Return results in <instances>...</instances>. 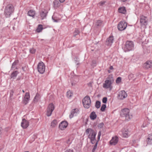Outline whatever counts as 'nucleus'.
<instances>
[{
  "instance_id": "obj_1",
  "label": "nucleus",
  "mask_w": 152,
  "mask_h": 152,
  "mask_svg": "<svg viewBox=\"0 0 152 152\" xmlns=\"http://www.w3.org/2000/svg\"><path fill=\"white\" fill-rule=\"evenodd\" d=\"M86 134H89L88 138L90 139L91 143L93 144L96 141V132L91 129H88L86 130Z\"/></svg>"
},
{
  "instance_id": "obj_2",
  "label": "nucleus",
  "mask_w": 152,
  "mask_h": 152,
  "mask_svg": "<svg viewBox=\"0 0 152 152\" xmlns=\"http://www.w3.org/2000/svg\"><path fill=\"white\" fill-rule=\"evenodd\" d=\"M14 8L12 5H7L5 8L4 11V14L7 18L9 17L13 12Z\"/></svg>"
},
{
  "instance_id": "obj_3",
  "label": "nucleus",
  "mask_w": 152,
  "mask_h": 152,
  "mask_svg": "<svg viewBox=\"0 0 152 152\" xmlns=\"http://www.w3.org/2000/svg\"><path fill=\"white\" fill-rule=\"evenodd\" d=\"M120 114L121 116L125 117L126 119L128 121L132 117V115H130L129 110L128 108L122 109Z\"/></svg>"
},
{
  "instance_id": "obj_4",
  "label": "nucleus",
  "mask_w": 152,
  "mask_h": 152,
  "mask_svg": "<svg viewBox=\"0 0 152 152\" xmlns=\"http://www.w3.org/2000/svg\"><path fill=\"white\" fill-rule=\"evenodd\" d=\"M134 47V44L132 41H127L125 44L124 50L125 52L132 50Z\"/></svg>"
},
{
  "instance_id": "obj_5",
  "label": "nucleus",
  "mask_w": 152,
  "mask_h": 152,
  "mask_svg": "<svg viewBox=\"0 0 152 152\" xmlns=\"http://www.w3.org/2000/svg\"><path fill=\"white\" fill-rule=\"evenodd\" d=\"M83 103L84 107L86 108H89L90 106L91 100L89 96H86L83 100Z\"/></svg>"
},
{
  "instance_id": "obj_6",
  "label": "nucleus",
  "mask_w": 152,
  "mask_h": 152,
  "mask_svg": "<svg viewBox=\"0 0 152 152\" xmlns=\"http://www.w3.org/2000/svg\"><path fill=\"white\" fill-rule=\"evenodd\" d=\"M113 81V78L111 77L110 79L106 80L103 84V87L105 88H110L111 89V84Z\"/></svg>"
},
{
  "instance_id": "obj_7",
  "label": "nucleus",
  "mask_w": 152,
  "mask_h": 152,
  "mask_svg": "<svg viewBox=\"0 0 152 152\" xmlns=\"http://www.w3.org/2000/svg\"><path fill=\"white\" fill-rule=\"evenodd\" d=\"M123 137L127 138L130 136V132L127 128H123L119 133Z\"/></svg>"
},
{
  "instance_id": "obj_8",
  "label": "nucleus",
  "mask_w": 152,
  "mask_h": 152,
  "mask_svg": "<svg viewBox=\"0 0 152 152\" xmlns=\"http://www.w3.org/2000/svg\"><path fill=\"white\" fill-rule=\"evenodd\" d=\"M140 21L141 26L145 28H146L148 24L147 18L143 16H141L140 17Z\"/></svg>"
},
{
  "instance_id": "obj_9",
  "label": "nucleus",
  "mask_w": 152,
  "mask_h": 152,
  "mask_svg": "<svg viewBox=\"0 0 152 152\" xmlns=\"http://www.w3.org/2000/svg\"><path fill=\"white\" fill-rule=\"evenodd\" d=\"M37 69L38 71L40 74H43L45 70V67L44 63L41 62H39L37 65Z\"/></svg>"
},
{
  "instance_id": "obj_10",
  "label": "nucleus",
  "mask_w": 152,
  "mask_h": 152,
  "mask_svg": "<svg viewBox=\"0 0 152 152\" xmlns=\"http://www.w3.org/2000/svg\"><path fill=\"white\" fill-rule=\"evenodd\" d=\"M54 109V106L51 103L48 105L46 115L48 116L51 115Z\"/></svg>"
},
{
  "instance_id": "obj_11",
  "label": "nucleus",
  "mask_w": 152,
  "mask_h": 152,
  "mask_svg": "<svg viewBox=\"0 0 152 152\" xmlns=\"http://www.w3.org/2000/svg\"><path fill=\"white\" fill-rule=\"evenodd\" d=\"M127 25V24L125 21H121L118 25V29L119 30L123 31L126 29Z\"/></svg>"
},
{
  "instance_id": "obj_12",
  "label": "nucleus",
  "mask_w": 152,
  "mask_h": 152,
  "mask_svg": "<svg viewBox=\"0 0 152 152\" xmlns=\"http://www.w3.org/2000/svg\"><path fill=\"white\" fill-rule=\"evenodd\" d=\"M127 96V94L124 91H121L118 93V98L120 99H123Z\"/></svg>"
},
{
  "instance_id": "obj_13",
  "label": "nucleus",
  "mask_w": 152,
  "mask_h": 152,
  "mask_svg": "<svg viewBox=\"0 0 152 152\" xmlns=\"http://www.w3.org/2000/svg\"><path fill=\"white\" fill-rule=\"evenodd\" d=\"M79 113V110L77 108H75L72 110L71 112L69 117L70 118H72L74 116H76Z\"/></svg>"
},
{
  "instance_id": "obj_14",
  "label": "nucleus",
  "mask_w": 152,
  "mask_h": 152,
  "mask_svg": "<svg viewBox=\"0 0 152 152\" xmlns=\"http://www.w3.org/2000/svg\"><path fill=\"white\" fill-rule=\"evenodd\" d=\"M68 125V123L67 121H63L59 124V127L61 130H64L67 126Z\"/></svg>"
},
{
  "instance_id": "obj_15",
  "label": "nucleus",
  "mask_w": 152,
  "mask_h": 152,
  "mask_svg": "<svg viewBox=\"0 0 152 152\" xmlns=\"http://www.w3.org/2000/svg\"><path fill=\"white\" fill-rule=\"evenodd\" d=\"M21 125L23 128H26L29 126L28 121L24 119H23L21 124Z\"/></svg>"
},
{
  "instance_id": "obj_16",
  "label": "nucleus",
  "mask_w": 152,
  "mask_h": 152,
  "mask_svg": "<svg viewBox=\"0 0 152 152\" xmlns=\"http://www.w3.org/2000/svg\"><path fill=\"white\" fill-rule=\"evenodd\" d=\"M143 67L146 69L152 67V61H148L143 64Z\"/></svg>"
},
{
  "instance_id": "obj_17",
  "label": "nucleus",
  "mask_w": 152,
  "mask_h": 152,
  "mask_svg": "<svg viewBox=\"0 0 152 152\" xmlns=\"http://www.w3.org/2000/svg\"><path fill=\"white\" fill-rule=\"evenodd\" d=\"M30 97V96L29 93L28 92L26 93L23 100V103L25 104H26L28 103Z\"/></svg>"
},
{
  "instance_id": "obj_18",
  "label": "nucleus",
  "mask_w": 152,
  "mask_h": 152,
  "mask_svg": "<svg viewBox=\"0 0 152 152\" xmlns=\"http://www.w3.org/2000/svg\"><path fill=\"white\" fill-rule=\"evenodd\" d=\"M118 141V138L117 136L113 137L110 141V144L112 145H115L117 143Z\"/></svg>"
},
{
  "instance_id": "obj_19",
  "label": "nucleus",
  "mask_w": 152,
  "mask_h": 152,
  "mask_svg": "<svg viewBox=\"0 0 152 152\" xmlns=\"http://www.w3.org/2000/svg\"><path fill=\"white\" fill-rule=\"evenodd\" d=\"M101 135V131H99L98 133V136H97L98 140H97L96 141V142L95 143V144L94 145V147L92 149V152H94L95 151L96 149V148L98 143V142L100 140V137Z\"/></svg>"
},
{
  "instance_id": "obj_20",
  "label": "nucleus",
  "mask_w": 152,
  "mask_h": 152,
  "mask_svg": "<svg viewBox=\"0 0 152 152\" xmlns=\"http://www.w3.org/2000/svg\"><path fill=\"white\" fill-rule=\"evenodd\" d=\"M114 38L113 36H110L106 41V44L108 45H111L113 42Z\"/></svg>"
},
{
  "instance_id": "obj_21",
  "label": "nucleus",
  "mask_w": 152,
  "mask_h": 152,
  "mask_svg": "<svg viewBox=\"0 0 152 152\" xmlns=\"http://www.w3.org/2000/svg\"><path fill=\"white\" fill-rule=\"evenodd\" d=\"M146 142L148 144H152V134H149L148 135Z\"/></svg>"
},
{
  "instance_id": "obj_22",
  "label": "nucleus",
  "mask_w": 152,
  "mask_h": 152,
  "mask_svg": "<svg viewBox=\"0 0 152 152\" xmlns=\"http://www.w3.org/2000/svg\"><path fill=\"white\" fill-rule=\"evenodd\" d=\"M47 13L46 11L43 10L40 12V15L42 19H43L46 18Z\"/></svg>"
},
{
  "instance_id": "obj_23",
  "label": "nucleus",
  "mask_w": 152,
  "mask_h": 152,
  "mask_svg": "<svg viewBox=\"0 0 152 152\" xmlns=\"http://www.w3.org/2000/svg\"><path fill=\"white\" fill-rule=\"evenodd\" d=\"M97 117V115L94 112H91L90 115V118L91 119L94 120Z\"/></svg>"
},
{
  "instance_id": "obj_24",
  "label": "nucleus",
  "mask_w": 152,
  "mask_h": 152,
  "mask_svg": "<svg viewBox=\"0 0 152 152\" xmlns=\"http://www.w3.org/2000/svg\"><path fill=\"white\" fill-rule=\"evenodd\" d=\"M118 10L120 13L124 14H125L126 12V9L124 7H122L119 8Z\"/></svg>"
},
{
  "instance_id": "obj_25",
  "label": "nucleus",
  "mask_w": 152,
  "mask_h": 152,
  "mask_svg": "<svg viewBox=\"0 0 152 152\" xmlns=\"http://www.w3.org/2000/svg\"><path fill=\"white\" fill-rule=\"evenodd\" d=\"M18 72L17 71H15L13 72L11 75V77L13 79H15L17 75Z\"/></svg>"
},
{
  "instance_id": "obj_26",
  "label": "nucleus",
  "mask_w": 152,
  "mask_h": 152,
  "mask_svg": "<svg viewBox=\"0 0 152 152\" xmlns=\"http://www.w3.org/2000/svg\"><path fill=\"white\" fill-rule=\"evenodd\" d=\"M58 123V122L57 120L56 119L54 120L51 123V126L52 127H54L57 125Z\"/></svg>"
},
{
  "instance_id": "obj_27",
  "label": "nucleus",
  "mask_w": 152,
  "mask_h": 152,
  "mask_svg": "<svg viewBox=\"0 0 152 152\" xmlns=\"http://www.w3.org/2000/svg\"><path fill=\"white\" fill-rule=\"evenodd\" d=\"M28 15L29 16L34 17L35 15V12L32 10H30L28 12Z\"/></svg>"
},
{
  "instance_id": "obj_28",
  "label": "nucleus",
  "mask_w": 152,
  "mask_h": 152,
  "mask_svg": "<svg viewBox=\"0 0 152 152\" xmlns=\"http://www.w3.org/2000/svg\"><path fill=\"white\" fill-rule=\"evenodd\" d=\"M40 98V95L39 94L37 93L36 96L34 98V102H37L39 99Z\"/></svg>"
},
{
  "instance_id": "obj_29",
  "label": "nucleus",
  "mask_w": 152,
  "mask_h": 152,
  "mask_svg": "<svg viewBox=\"0 0 152 152\" xmlns=\"http://www.w3.org/2000/svg\"><path fill=\"white\" fill-rule=\"evenodd\" d=\"M52 19L54 22L56 23L59 22L60 20V19L59 18H57L56 17H55V14H54L52 16Z\"/></svg>"
},
{
  "instance_id": "obj_30",
  "label": "nucleus",
  "mask_w": 152,
  "mask_h": 152,
  "mask_svg": "<svg viewBox=\"0 0 152 152\" xmlns=\"http://www.w3.org/2000/svg\"><path fill=\"white\" fill-rule=\"evenodd\" d=\"M18 60H16L13 63L11 67L12 69H15H15H18V68L16 67V66L18 64Z\"/></svg>"
},
{
  "instance_id": "obj_31",
  "label": "nucleus",
  "mask_w": 152,
  "mask_h": 152,
  "mask_svg": "<svg viewBox=\"0 0 152 152\" xmlns=\"http://www.w3.org/2000/svg\"><path fill=\"white\" fill-rule=\"evenodd\" d=\"M73 95V93L70 91H68L67 92L66 96L68 98L70 99Z\"/></svg>"
},
{
  "instance_id": "obj_32",
  "label": "nucleus",
  "mask_w": 152,
  "mask_h": 152,
  "mask_svg": "<svg viewBox=\"0 0 152 152\" xmlns=\"http://www.w3.org/2000/svg\"><path fill=\"white\" fill-rule=\"evenodd\" d=\"M54 6L55 8L58 7L60 5V3L57 0H55L53 1Z\"/></svg>"
},
{
  "instance_id": "obj_33",
  "label": "nucleus",
  "mask_w": 152,
  "mask_h": 152,
  "mask_svg": "<svg viewBox=\"0 0 152 152\" xmlns=\"http://www.w3.org/2000/svg\"><path fill=\"white\" fill-rule=\"evenodd\" d=\"M43 29L42 26V25H39L36 30L38 32H40Z\"/></svg>"
},
{
  "instance_id": "obj_34",
  "label": "nucleus",
  "mask_w": 152,
  "mask_h": 152,
  "mask_svg": "<svg viewBox=\"0 0 152 152\" xmlns=\"http://www.w3.org/2000/svg\"><path fill=\"white\" fill-rule=\"evenodd\" d=\"M101 102L99 101H96V102L95 106L97 108H99L100 107Z\"/></svg>"
},
{
  "instance_id": "obj_35",
  "label": "nucleus",
  "mask_w": 152,
  "mask_h": 152,
  "mask_svg": "<svg viewBox=\"0 0 152 152\" xmlns=\"http://www.w3.org/2000/svg\"><path fill=\"white\" fill-rule=\"evenodd\" d=\"M106 107V105L105 104H103L101 107V110L102 111H104Z\"/></svg>"
},
{
  "instance_id": "obj_36",
  "label": "nucleus",
  "mask_w": 152,
  "mask_h": 152,
  "mask_svg": "<svg viewBox=\"0 0 152 152\" xmlns=\"http://www.w3.org/2000/svg\"><path fill=\"white\" fill-rule=\"evenodd\" d=\"M102 23V21L101 20H98L96 23V25L97 26H100L101 25Z\"/></svg>"
},
{
  "instance_id": "obj_37",
  "label": "nucleus",
  "mask_w": 152,
  "mask_h": 152,
  "mask_svg": "<svg viewBox=\"0 0 152 152\" xmlns=\"http://www.w3.org/2000/svg\"><path fill=\"white\" fill-rule=\"evenodd\" d=\"M121 81V78L120 77H118L116 80V82L117 83H119Z\"/></svg>"
},
{
  "instance_id": "obj_38",
  "label": "nucleus",
  "mask_w": 152,
  "mask_h": 152,
  "mask_svg": "<svg viewBox=\"0 0 152 152\" xmlns=\"http://www.w3.org/2000/svg\"><path fill=\"white\" fill-rule=\"evenodd\" d=\"M134 77V75L132 73L130 74L128 76V78L129 80L132 79Z\"/></svg>"
},
{
  "instance_id": "obj_39",
  "label": "nucleus",
  "mask_w": 152,
  "mask_h": 152,
  "mask_svg": "<svg viewBox=\"0 0 152 152\" xmlns=\"http://www.w3.org/2000/svg\"><path fill=\"white\" fill-rule=\"evenodd\" d=\"M36 51V50L33 48L31 49L30 50V52L32 53H34Z\"/></svg>"
},
{
  "instance_id": "obj_40",
  "label": "nucleus",
  "mask_w": 152,
  "mask_h": 152,
  "mask_svg": "<svg viewBox=\"0 0 152 152\" xmlns=\"http://www.w3.org/2000/svg\"><path fill=\"white\" fill-rule=\"evenodd\" d=\"M107 100V97H104L103 98L102 102L103 103H106Z\"/></svg>"
},
{
  "instance_id": "obj_41",
  "label": "nucleus",
  "mask_w": 152,
  "mask_h": 152,
  "mask_svg": "<svg viewBox=\"0 0 152 152\" xmlns=\"http://www.w3.org/2000/svg\"><path fill=\"white\" fill-rule=\"evenodd\" d=\"M104 126V124L103 123H101L99 124L98 127L100 128H102Z\"/></svg>"
},
{
  "instance_id": "obj_42",
  "label": "nucleus",
  "mask_w": 152,
  "mask_h": 152,
  "mask_svg": "<svg viewBox=\"0 0 152 152\" xmlns=\"http://www.w3.org/2000/svg\"><path fill=\"white\" fill-rule=\"evenodd\" d=\"M92 65L94 66H95L96 65V62L95 61H93L92 62Z\"/></svg>"
},
{
  "instance_id": "obj_43",
  "label": "nucleus",
  "mask_w": 152,
  "mask_h": 152,
  "mask_svg": "<svg viewBox=\"0 0 152 152\" xmlns=\"http://www.w3.org/2000/svg\"><path fill=\"white\" fill-rule=\"evenodd\" d=\"M105 3V1H101L99 3V5L100 6H102L103 4H104Z\"/></svg>"
},
{
  "instance_id": "obj_44",
  "label": "nucleus",
  "mask_w": 152,
  "mask_h": 152,
  "mask_svg": "<svg viewBox=\"0 0 152 152\" xmlns=\"http://www.w3.org/2000/svg\"><path fill=\"white\" fill-rule=\"evenodd\" d=\"M65 152H73V151L72 150L68 149L66 150Z\"/></svg>"
},
{
  "instance_id": "obj_45",
  "label": "nucleus",
  "mask_w": 152,
  "mask_h": 152,
  "mask_svg": "<svg viewBox=\"0 0 152 152\" xmlns=\"http://www.w3.org/2000/svg\"><path fill=\"white\" fill-rule=\"evenodd\" d=\"M79 33V31L77 29H76L75 31V33H76L77 34H78Z\"/></svg>"
},
{
  "instance_id": "obj_46",
  "label": "nucleus",
  "mask_w": 152,
  "mask_h": 152,
  "mask_svg": "<svg viewBox=\"0 0 152 152\" xmlns=\"http://www.w3.org/2000/svg\"><path fill=\"white\" fill-rule=\"evenodd\" d=\"M92 84V82H90V83H88V86H90V87L91 86Z\"/></svg>"
},
{
  "instance_id": "obj_47",
  "label": "nucleus",
  "mask_w": 152,
  "mask_h": 152,
  "mask_svg": "<svg viewBox=\"0 0 152 152\" xmlns=\"http://www.w3.org/2000/svg\"><path fill=\"white\" fill-rule=\"evenodd\" d=\"M61 3H63L64 2L65 0H59Z\"/></svg>"
},
{
  "instance_id": "obj_48",
  "label": "nucleus",
  "mask_w": 152,
  "mask_h": 152,
  "mask_svg": "<svg viewBox=\"0 0 152 152\" xmlns=\"http://www.w3.org/2000/svg\"><path fill=\"white\" fill-rule=\"evenodd\" d=\"M113 69V67L112 66H110V69L111 70Z\"/></svg>"
},
{
  "instance_id": "obj_49",
  "label": "nucleus",
  "mask_w": 152,
  "mask_h": 152,
  "mask_svg": "<svg viewBox=\"0 0 152 152\" xmlns=\"http://www.w3.org/2000/svg\"><path fill=\"white\" fill-rule=\"evenodd\" d=\"M1 134H2V132L1 131V129H0V138L1 137Z\"/></svg>"
},
{
  "instance_id": "obj_50",
  "label": "nucleus",
  "mask_w": 152,
  "mask_h": 152,
  "mask_svg": "<svg viewBox=\"0 0 152 152\" xmlns=\"http://www.w3.org/2000/svg\"><path fill=\"white\" fill-rule=\"evenodd\" d=\"M120 1H121L124 2L126 1V0H120Z\"/></svg>"
},
{
  "instance_id": "obj_51",
  "label": "nucleus",
  "mask_w": 152,
  "mask_h": 152,
  "mask_svg": "<svg viewBox=\"0 0 152 152\" xmlns=\"http://www.w3.org/2000/svg\"><path fill=\"white\" fill-rule=\"evenodd\" d=\"M77 34H77L76 33H74V36L75 37V36H76Z\"/></svg>"
},
{
  "instance_id": "obj_52",
  "label": "nucleus",
  "mask_w": 152,
  "mask_h": 152,
  "mask_svg": "<svg viewBox=\"0 0 152 152\" xmlns=\"http://www.w3.org/2000/svg\"><path fill=\"white\" fill-rule=\"evenodd\" d=\"M142 127H144L145 126H144V125H143L142 126Z\"/></svg>"
},
{
  "instance_id": "obj_53",
  "label": "nucleus",
  "mask_w": 152,
  "mask_h": 152,
  "mask_svg": "<svg viewBox=\"0 0 152 152\" xmlns=\"http://www.w3.org/2000/svg\"><path fill=\"white\" fill-rule=\"evenodd\" d=\"M108 72L109 73H111V72L110 71V70H108Z\"/></svg>"
},
{
  "instance_id": "obj_54",
  "label": "nucleus",
  "mask_w": 152,
  "mask_h": 152,
  "mask_svg": "<svg viewBox=\"0 0 152 152\" xmlns=\"http://www.w3.org/2000/svg\"><path fill=\"white\" fill-rule=\"evenodd\" d=\"M22 69L23 70H24V68L23 67H22Z\"/></svg>"
},
{
  "instance_id": "obj_55",
  "label": "nucleus",
  "mask_w": 152,
  "mask_h": 152,
  "mask_svg": "<svg viewBox=\"0 0 152 152\" xmlns=\"http://www.w3.org/2000/svg\"><path fill=\"white\" fill-rule=\"evenodd\" d=\"M22 91H23V93L24 92V90H23Z\"/></svg>"
},
{
  "instance_id": "obj_56",
  "label": "nucleus",
  "mask_w": 152,
  "mask_h": 152,
  "mask_svg": "<svg viewBox=\"0 0 152 152\" xmlns=\"http://www.w3.org/2000/svg\"><path fill=\"white\" fill-rule=\"evenodd\" d=\"M72 85H73V83H72Z\"/></svg>"
}]
</instances>
